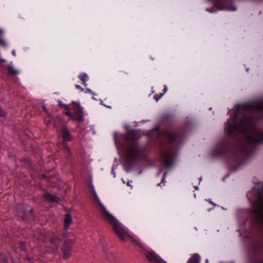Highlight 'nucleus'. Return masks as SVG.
<instances>
[{
	"label": "nucleus",
	"mask_w": 263,
	"mask_h": 263,
	"mask_svg": "<svg viewBox=\"0 0 263 263\" xmlns=\"http://www.w3.org/2000/svg\"><path fill=\"white\" fill-rule=\"evenodd\" d=\"M248 108H249V107H248V106H242L241 108H239V110H240V109L243 110V109H248Z\"/></svg>",
	"instance_id": "obj_30"
},
{
	"label": "nucleus",
	"mask_w": 263,
	"mask_h": 263,
	"mask_svg": "<svg viewBox=\"0 0 263 263\" xmlns=\"http://www.w3.org/2000/svg\"><path fill=\"white\" fill-rule=\"evenodd\" d=\"M72 220L71 216L69 214H67L64 219V228L65 230L69 229L70 225L72 223Z\"/></svg>",
	"instance_id": "obj_13"
},
{
	"label": "nucleus",
	"mask_w": 263,
	"mask_h": 263,
	"mask_svg": "<svg viewBox=\"0 0 263 263\" xmlns=\"http://www.w3.org/2000/svg\"><path fill=\"white\" fill-rule=\"evenodd\" d=\"M164 137L169 141L172 142L177 138V135L173 132L166 131L164 133Z\"/></svg>",
	"instance_id": "obj_11"
},
{
	"label": "nucleus",
	"mask_w": 263,
	"mask_h": 263,
	"mask_svg": "<svg viewBox=\"0 0 263 263\" xmlns=\"http://www.w3.org/2000/svg\"><path fill=\"white\" fill-rule=\"evenodd\" d=\"M8 68L10 73H11V74L16 75L19 73L18 70L16 69L12 66L9 65Z\"/></svg>",
	"instance_id": "obj_18"
},
{
	"label": "nucleus",
	"mask_w": 263,
	"mask_h": 263,
	"mask_svg": "<svg viewBox=\"0 0 263 263\" xmlns=\"http://www.w3.org/2000/svg\"><path fill=\"white\" fill-rule=\"evenodd\" d=\"M140 149L136 145H132L127 151L126 155L127 158L130 160L140 156Z\"/></svg>",
	"instance_id": "obj_8"
},
{
	"label": "nucleus",
	"mask_w": 263,
	"mask_h": 263,
	"mask_svg": "<svg viewBox=\"0 0 263 263\" xmlns=\"http://www.w3.org/2000/svg\"><path fill=\"white\" fill-rule=\"evenodd\" d=\"M254 110L257 111L263 110V102H258L253 105Z\"/></svg>",
	"instance_id": "obj_17"
},
{
	"label": "nucleus",
	"mask_w": 263,
	"mask_h": 263,
	"mask_svg": "<svg viewBox=\"0 0 263 263\" xmlns=\"http://www.w3.org/2000/svg\"><path fill=\"white\" fill-rule=\"evenodd\" d=\"M164 95V93H160V95L156 94L154 96V99L158 101Z\"/></svg>",
	"instance_id": "obj_22"
},
{
	"label": "nucleus",
	"mask_w": 263,
	"mask_h": 263,
	"mask_svg": "<svg viewBox=\"0 0 263 263\" xmlns=\"http://www.w3.org/2000/svg\"><path fill=\"white\" fill-rule=\"evenodd\" d=\"M63 145L64 146L65 152H66L67 154H70V149L66 143L63 142Z\"/></svg>",
	"instance_id": "obj_21"
},
{
	"label": "nucleus",
	"mask_w": 263,
	"mask_h": 263,
	"mask_svg": "<svg viewBox=\"0 0 263 263\" xmlns=\"http://www.w3.org/2000/svg\"><path fill=\"white\" fill-rule=\"evenodd\" d=\"M166 175H167V173L166 172L164 173L163 176V177L162 178V182H164V179H165V178Z\"/></svg>",
	"instance_id": "obj_29"
},
{
	"label": "nucleus",
	"mask_w": 263,
	"mask_h": 263,
	"mask_svg": "<svg viewBox=\"0 0 263 263\" xmlns=\"http://www.w3.org/2000/svg\"><path fill=\"white\" fill-rule=\"evenodd\" d=\"M200 257L197 254H193L188 260L187 263H200Z\"/></svg>",
	"instance_id": "obj_14"
},
{
	"label": "nucleus",
	"mask_w": 263,
	"mask_h": 263,
	"mask_svg": "<svg viewBox=\"0 0 263 263\" xmlns=\"http://www.w3.org/2000/svg\"><path fill=\"white\" fill-rule=\"evenodd\" d=\"M44 196L46 199L49 201L58 202L60 201L59 197L54 196L48 192L45 193Z\"/></svg>",
	"instance_id": "obj_12"
},
{
	"label": "nucleus",
	"mask_w": 263,
	"mask_h": 263,
	"mask_svg": "<svg viewBox=\"0 0 263 263\" xmlns=\"http://www.w3.org/2000/svg\"><path fill=\"white\" fill-rule=\"evenodd\" d=\"M0 46H6V43L3 40H0Z\"/></svg>",
	"instance_id": "obj_26"
},
{
	"label": "nucleus",
	"mask_w": 263,
	"mask_h": 263,
	"mask_svg": "<svg viewBox=\"0 0 263 263\" xmlns=\"http://www.w3.org/2000/svg\"><path fill=\"white\" fill-rule=\"evenodd\" d=\"M88 91L89 92H91V90H90L88 89Z\"/></svg>",
	"instance_id": "obj_36"
},
{
	"label": "nucleus",
	"mask_w": 263,
	"mask_h": 263,
	"mask_svg": "<svg viewBox=\"0 0 263 263\" xmlns=\"http://www.w3.org/2000/svg\"><path fill=\"white\" fill-rule=\"evenodd\" d=\"M144 254L148 261L151 262L165 263V261L153 250H144Z\"/></svg>",
	"instance_id": "obj_5"
},
{
	"label": "nucleus",
	"mask_w": 263,
	"mask_h": 263,
	"mask_svg": "<svg viewBox=\"0 0 263 263\" xmlns=\"http://www.w3.org/2000/svg\"><path fill=\"white\" fill-rule=\"evenodd\" d=\"M133 241L138 246L141 248H144V244L138 239L132 238Z\"/></svg>",
	"instance_id": "obj_19"
},
{
	"label": "nucleus",
	"mask_w": 263,
	"mask_h": 263,
	"mask_svg": "<svg viewBox=\"0 0 263 263\" xmlns=\"http://www.w3.org/2000/svg\"><path fill=\"white\" fill-rule=\"evenodd\" d=\"M260 263H263V261H261Z\"/></svg>",
	"instance_id": "obj_38"
},
{
	"label": "nucleus",
	"mask_w": 263,
	"mask_h": 263,
	"mask_svg": "<svg viewBox=\"0 0 263 263\" xmlns=\"http://www.w3.org/2000/svg\"><path fill=\"white\" fill-rule=\"evenodd\" d=\"M80 79L82 81L83 85L85 86H87L86 81L88 79V76L86 73H82L79 76Z\"/></svg>",
	"instance_id": "obj_16"
},
{
	"label": "nucleus",
	"mask_w": 263,
	"mask_h": 263,
	"mask_svg": "<svg viewBox=\"0 0 263 263\" xmlns=\"http://www.w3.org/2000/svg\"><path fill=\"white\" fill-rule=\"evenodd\" d=\"M74 243V240L72 239H68L65 241L62 248L64 258L67 259L70 256L71 254V246Z\"/></svg>",
	"instance_id": "obj_7"
},
{
	"label": "nucleus",
	"mask_w": 263,
	"mask_h": 263,
	"mask_svg": "<svg viewBox=\"0 0 263 263\" xmlns=\"http://www.w3.org/2000/svg\"><path fill=\"white\" fill-rule=\"evenodd\" d=\"M3 33V31L0 29V35L2 34Z\"/></svg>",
	"instance_id": "obj_32"
},
{
	"label": "nucleus",
	"mask_w": 263,
	"mask_h": 263,
	"mask_svg": "<svg viewBox=\"0 0 263 263\" xmlns=\"http://www.w3.org/2000/svg\"><path fill=\"white\" fill-rule=\"evenodd\" d=\"M162 158L166 164V167L168 168L172 164V154L170 152H164L162 154Z\"/></svg>",
	"instance_id": "obj_9"
},
{
	"label": "nucleus",
	"mask_w": 263,
	"mask_h": 263,
	"mask_svg": "<svg viewBox=\"0 0 263 263\" xmlns=\"http://www.w3.org/2000/svg\"><path fill=\"white\" fill-rule=\"evenodd\" d=\"M46 122H47V124H49V121H47L46 120Z\"/></svg>",
	"instance_id": "obj_35"
},
{
	"label": "nucleus",
	"mask_w": 263,
	"mask_h": 263,
	"mask_svg": "<svg viewBox=\"0 0 263 263\" xmlns=\"http://www.w3.org/2000/svg\"><path fill=\"white\" fill-rule=\"evenodd\" d=\"M0 60L2 61V62H5V61L4 60H3L2 59H0Z\"/></svg>",
	"instance_id": "obj_34"
},
{
	"label": "nucleus",
	"mask_w": 263,
	"mask_h": 263,
	"mask_svg": "<svg viewBox=\"0 0 263 263\" xmlns=\"http://www.w3.org/2000/svg\"><path fill=\"white\" fill-rule=\"evenodd\" d=\"M0 263H8V260L5 256V255L3 254L0 253Z\"/></svg>",
	"instance_id": "obj_20"
},
{
	"label": "nucleus",
	"mask_w": 263,
	"mask_h": 263,
	"mask_svg": "<svg viewBox=\"0 0 263 263\" xmlns=\"http://www.w3.org/2000/svg\"><path fill=\"white\" fill-rule=\"evenodd\" d=\"M226 129L230 135L235 131L243 133L249 144L263 142V132L255 127L254 120L250 117L243 116L238 122L237 120L232 123L228 121Z\"/></svg>",
	"instance_id": "obj_1"
},
{
	"label": "nucleus",
	"mask_w": 263,
	"mask_h": 263,
	"mask_svg": "<svg viewBox=\"0 0 263 263\" xmlns=\"http://www.w3.org/2000/svg\"><path fill=\"white\" fill-rule=\"evenodd\" d=\"M67 116H68L70 118H72L73 117V114L70 111H67L65 113Z\"/></svg>",
	"instance_id": "obj_28"
},
{
	"label": "nucleus",
	"mask_w": 263,
	"mask_h": 263,
	"mask_svg": "<svg viewBox=\"0 0 263 263\" xmlns=\"http://www.w3.org/2000/svg\"><path fill=\"white\" fill-rule=\"evenodd\" d=\"M13 54L14 55V54H15L14 51H13Z\"/></svg>",
	"instance_id": "obj_37"
},
{
	"label": "nucleus",
	"mask_w": 263,
	"mask_h": 263,
	"mask_svg": "<svg viewBox=\"0 0 263 263\" xmlns=\"http://www.w3.org/2000/svg\"><path fill=\"white\" fill-rule=\"evenodd\" d=\"M60 106L63 107L65 109L69 110L70 109L69 106L67 104H60Z\"/></svg>",
	"instance_id": "obj_24"
},
{
	"label": "nucleus",
	"mask_w": 263,
	"mask_h": 263,
	"mask_svg": "<svg viewBox=\"0 0 263 263\" xmlns=\"http://www.w3.org/2000/svg\"><path fill=\"white\" fill-rule=\"evenodd\" d=\"M5 116V112L3 110L2 107L0 106V117H4Z\"/></svg>",
	"instance_id": "obj_25"
},
{
	"label": "nucleus",
	"mask_w": 263,
	"mask_h": 263,
	"mask_svg": "<svg viewBox=\"0 0 263 263\" xmlns=\"http://www.w3.org/2000/svg\"><path fill=\"white\" fill-rule=\"evenodd\" d=\"M94 195L99 204L98 210L102 217L109 224H111L114 223L115 221L117 220L116 217L112 215V214L106 209V208L100 201L95 192Z\"/></svg>",
	"instance_id": "obj_2"
},
{
	"label": "nucleus",
	"mask_w": 263,
	"mask_h": 263,
	"mask_svg": "<svg viewBox=\"0 0 263 263\" xmlns=\"http://www.w3.org/2000/svg\"><path fill=\"white\" fill-rule=\"evenodd\" d=\"M61 134L62 137L64 141H70L72 137L71 135L70 134L68 129L65 127H63L61 129Z\"/></svg>",
	"instance_id": "obj_10"
},
{
	"label": "nucleus",
	"mask_w": 263,
	"mask_h": 263,
	"mask_svg": "<svg viewBox=\"0 0 263 263\" xmlns=\"http://www.w3.org/2000/svg\"><path fill=\"white\" fill-rule=\"evenodd\" d=\"M127 184L129 186H131V185L130 184V183H129V181H128L127 183Z\"/></svg>",
	"instance_id": "obj_33"
},
{
	"label": "nucleus",
	"mask_w": 263,
	"mask_h": 263,
	"mask_svg": "<svg viewBox=\"0 0 263 263\" xmlns=\"http://www.w3.org/2000/svg\"><path fill=\"white\" fill-rule=\"evenodd\" d=\"M20 248L23 251H25L26 250V245L24 242H21L20 244Z\"/></svg>",
	"instance_id": "obj_23"
},
{
	"label": "nucleus",
	"mask_w": 263,
	"mask_h": 263,
	"mask_svg": "<svg viewBox=\"0 0 263 263\" xmlns=\"http://www.w3.org/2000/svg\"><path fill=\"white\" fill-rule=\"evenodd\" d=\"M76 113H77V116H78V119L80 121H83V112H82V109L79 104H76Z\"/></svg>",
	"instance_id": "obj_15"
},
{
	"label": "nucleus",
	"mask_w": 263,
	"mask_h": 263,
	"mask_svg": "<svg viewBox=\"0 0 263 263\" xmlns=\"http://www.w3.org/2000/svg\"><path fill=\"white\" fill-rule=\"evenodd\" d=\"M18 216L24 220H30L33 218V209L29 206L20 205L17 210Z\"/></svg>",
	"instance_id": "obj_3"
},
{
	"label": "nucleus",
	"mask_w": 263,
	"mask_h": 263,
	"mask_svg": "<svg viewBox=\"0 0 263 263\" xmlns=\"http://www.w3.org/2000/svg\"><path fill=\"white\" fill-rule=\"evenodd\" d=\"M76 87L77 88V89L80 90L81 91L84 90V89L79 85H76Z\"/></svg>",
	"instance_id": "obj_27"
},
{
	"label": "nucleus",
	"mask_w": 263,
	"mask_h": 263,
	"mask_svg": "<svg viewBox=\"0 0 263 263\" xmlns=\"http://www.w3.org/2000/svg\"><path fill=\"white\" fill-rule=\"evenodd\" d=\"M39 239L43 242H47L48 240L52 246V247L54 250H57L61 244V240L57 236H52L47 239L44 234H41L39 236Z\"/></svg>",
	"instance_id": "obj_6"
},
{
	"label": "nucleus",
	"mask_w": 263,
	"mask_h": 263,
	"mask_svg": "<svg viewBox=\"0 0 263 263\" xmlns=\"http://www.w3.org/2000/svg\"><path fill=\"white\" fill-rule=\"evenodd\" d=\"M167 87L166 86H165L164 89H163L164 92L163 93H165L167 91Z\"/></svg>",
	"instance_id": "obj_31"
},
{
	"label": "nucleus",
	"mask_w": 263,
	"mask_h": 263,
	"mask_svg": "<svg viewBox=\"0 0 263 263\" xmlns=\"http://www.w3.org/2000/svg\"><path fill=\"white\" fill-rule=\"evenodd\" d=\"M111 225L114 231L121 240L124 241L130 238L128 232L122 227V224L118 220Z\"/></svg>",
	"instance_id": "obj_4"
}]
</instances>
